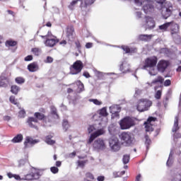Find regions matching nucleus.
I'll return each instance as SVG.
<instances>
[{"label": "nucleus", "instance_id": "f257e3e1", "mask_svg": "<svg viewBox=\"0 0 181 181\" xmlns=\"http://www.w3.org/2000/svg\"><path fill=\"white\" fill-rule=\"evenodd\" d=\"M120 139L124 146H132L135 144V137L129 132H122L120 134Z\"/></svg>", "mask_w": 181, "mask_h": 181}, {"label": "nucleus", "instance_id": "f03ea898", "mask_svg": "<svg viewBox=\"0 0 181 181\" xmlns=\"http://www.w3.org/2000/svg\"><path fill=\"white\" fill-rule=\"evenodd\" d=\"M158 10L161 11L163 18H164V19H168L169 16L172 15L173 6H172V3L167 1L165 3L164 6H162L161 9Z\"/></svg>", "mask_w": 181, "mask_h": 181}, {"label": "nucleus", "instance_id": "7ed1b4c3", "mask_svg": "<svg viewBox=\"0 0 181 181\" xmlns=\"http://www.w3.org/2000/svg\"><path fill=\"white\" fill-rule=\"evenodd\" d=\"M121 129H129L135 125V118L127 117L122 119L119 123Z\"/></svg>", "mask_w": 181, "mask_h": 181}, {"label": "nucleus", "instance_id": "20e7f679", "mask_svg": "<svg viewBox=\"0 0 181 181\" xmlns=\"http://www.w3.org/2000/svg\"><path fill=\"white\" fill-rule=\"evenodd\" d=\"M152 105V102L147 99H141L139 100L136 108L139 112H144V111H148V108Z\"/></svg>", "mask_w": 181, "mask_h": 181}, {"label": "nucleus", "instance_id": "39448f33", "mask_svg": "<svg viewBox=\"0 0 181 181\" xmlns=\"http://www.w3.org/2000/svg\"><path fill=\"white\" fill-rule=\"evenodd\" d=\"M153 4H155V2L151 0H146L142 5V10L144 12L147 14L152 13V12L155 11V6H153Z\"/></svg>", "mask_w": 181, "mask_h": 181}, {"label": "nucleus", "instance_id": "423d86ee", "mask_svg": "<svg viewBox=\"0 0 181 181\" xmlns=\"http://www.w3.org/2000/svg\"><path fill=\"white\" fill-rule=\"evenodd\" d=\"M83 62L80 60L76 61L74 63V64L71 66V74L76 75L78 74V73H81L83 70Z\"/></svg>", "mask_w": 181, "mask_h": 181}, {"label": "nucleus", "instance_id": "0eeeda50", "mask_svg": "<svg viewBox=\"0 0 181 181\" xmlns=\"http://www.w3.org/2000/svg\"><path fill=\"white\" fill-rule=\"evenodd\" d=\"M157 63H158V58L156 57H151L147 58L145 61V64L143 66V69L144 70H148V68L153 69V67L156 66Z\"/></svg>", "mask_w": 181, "mask_h": 181}, {"label": "nucleus", "instance_id": "6e6552de", "mask_svg": "<svg viewBox=\"0 0 181 181\" xmlns=\"http://www.w3.org/2000/svg\"><path fill=\"white\" fill-rule=\"evenodd\" d=\"M109 145L114 152H118L121 147L119 146V141L117 138L113 137L110 139Z\"/></svg>", "mask_w": 181, "mask_h": 181}, {"label": "nucleus", "instance_id": "1a4fd4ad", "mask_svg": "<svg viewBox=\"0 0 181 181\" xmlns=\"http://www.w3.org/2000/svg\"><path fill=\"white\" fill-rule=\"evenodd\" d=\"M169 64L170 63L168 61L163 59L159 61L157 64L158 71L160 73H165V71L168 69V67H169Z\"/></svg>", "mask_w": 181, "mask_h": 181}, {"label": "nucleus", "instance_id": "9d476101", "mask_svg": "<svg viewBox=\"0 0 181 181\" xmlns=\"http://www.w3.org/2000/svg\"><path fill=\"white\" fill-rule=\"evenodd\" d=\"M34 117L37 121H42L43 124H47V120L50 122V115L46 117L43 113L37 112L34 114Z\"/></svg>", "mask_w": 181, "mask_h": 181}, {"label": "nucleus", "instance_id": "9b49d317", "mask_svg": "<svg viewBox=\"0 0 181 181\" xmlns=\"http://www.w3.org/2000/svg\"><path fill=\"white\" fill-rule=\"evenodd\" d=\"M156 121V117H150L148 118L147 121L144 122L146 132H153V127H152V122H155Z\"/></svg>", "mask_w": 181, "mask_h": 181}, {"label": "nucleus", "instance_id": "f8f14e48", "mask_svg": "<svg viewBox=\"0 0 181 181\" xmlns=\"http://www.w3.org/2000/svg\"><path fill=\"white\" fill-rule=\"evenodd\" d=\"M40 177V173L37 171L35 173H30L27 174L22 178V180H37Z\"/></svg>", "mask_w": 181, "mask_h": 181}, {"label": "nucleus", "instance_id": "ddd939ff", "mask_svg": "<svg viewBox=\"0 0 181 181\" xmlns=\"http://www.w3.org/2000/svg\"><path fill=\"white\" fill-rule=\"evenodd\" d=\"M104 134H105V130H104L103 128L98 129L96 132L90 134L88 144H91L95 138L101 136V135H104Z\"/></svg>", "mask_w": 181, "mask_h": 181}, {"label": "nucleus", "instance_id": "4468645a", "mask_svg": "<svg viewBox=\"0 0 181 181\" xmlns=\"http://www.w3.org/2000/svg\"><path fill=\"white\" fill-rule=\"evenodd\" d=\"M66 37L69 42H73L74 40V27L73 25H69L66 30Z\"/></svg>", "mask_w": 181, "mask_h": 181}, {"label": "nucleus", "instance_id": "2eb2a0df", "mask_svg": "<svg viewBox=\"0 0 181 181\" xmlns=\"http://www.w3.org/2000/svg\"><path fill=\"white\" fill-rule=\"evenodd\" d=\"M93 148L96 151H103L105 148V144L102 139H96L93 143Z\"/></svg>", "mask_w": 181, "mask_h": 181}, {"label": "nucleus", "instance_id": "dca6fc26", "mask_svg": "<svg viewBox=\"0 0 181 181\" xmlns=\"http://www.w3.org/2000/svg\"><path fill=\"white\" fill-rule=\"evenodd\" d=\"M144 28L145 29H153L155 28V21H153V18L146 16V23L143 25Z\"/></svg>", "mask_w": 181, "mask_h": 181}, {"label": "nucleus", "instance_id": "f3484780", "mask_svg": "<svg viewBox=\"0 0 181 181\" xmlns=\"http://www.w3.org/2000/svg\"><path fill=\"white\" fill-rule=\"evenodd\" d=\"M99 119L104 121L105 124L107 122V117L108 116V112H107V107H103L98 112Z\"/></svg>", "mask_w": 181, "mask_h": 181}, {"label": "nucleus", "instance_id": "a211bd4d", "mask_svg": "<svg viewBox=\"0 0 181 181\" xmlns=\"http://www.w3.org/2000/svg\"><path fill=\"white\" fill-rule=\"evenodd\" d=\"M110 114H112V118H116V117H119V106L117 105L110 106Z\"/></svg>", "mask_w": 181, "mask_h": 181}, {"label": "nucleus", "instance_id": "6ab92c4d", "mask_svg": "<svg viewBox=\"0 0 181 181\" xmlns=\"http://www.w3.org/2000/svg\"><path fill=\"white\" fill-rule=\"evenodd\" d=\"M39 139H33L30 136H26L24 142V146L25 148H28V144H30V145H36V144H39Z\"/></svg>", "mask_w": 181, "mask_h": 181}, {"label": "nucleus", "instance_id": "aec40b11", "mask_svg": "<svg viewBox=\"0 0 181 181\" xmlns=\"http://www.w3.org/2000/svg\"><path fill=\"white\" fill-rule=\"evenodd\" d=\"M28 124L30 128H34V129H37V126H36V124L39 122L37 119L35 117H29L28 119Z\"/></svg>", "mask_w": 181, "mask_h": 181}, {"label": "nucleus", "instance_id": "412c9836", "mask_svg": "<svg viewBox=\"0 0 181 181\" xmlns=\"http://www.w3.org/2000/svg\"><path fill=\"white\" fill-rule=\"evenodd\" d=\"M56 43H59V40L52 38V39H47L45 44V46H47L48 47H53L56 45Z\"/></svg>", "mask_w": 181, "mask_h": 181}, {"label": "nucleus", "instance_id": "4be33fe9", "mask_svg": "<svg viewBox=\"0 0 181 181\" xmlns=\"http://www.w3.org/2000/svg\"><path fill=\"white\" fill-rule=\"evenodd\" d=\"M170 26L172 36L177 35V33H179V25L173 22H171Z\"/></svg>", "mask_w": 181, "mask_h": 181}, {"label": "nucleus", "instance_id": "5701e85b", "mask_svg": "<svg viewBox=\"0 0 181 181\" xmlns=\"http://www.w3.org/2000/svg\"><path fill=\"white\" fill-rule=\"evenodd\" d=\"M28 69L31 73H35V71L39 70V65H37V62H33L28 65Z\"/></svg>", "mask_w": 181, "mask_h": 181}, {"label": "nucleus", "instance_id": "b1692460", "mask_svg": "<svg viewBox=\"0 0 181 181\" xmlns=\"http://www.w3.org/2000/svg\"><path fill=\"white\" fill-rule=\"evenodd\" d=\"M120 71H122V73H128V71H129V64L127 62H122L120 65Z\"/></svg>", "mask_w": 181, "mask_h": 181}, {"label": "nucleus", "instance_id": "393cba45", "mask_svg": "<svg viewBox=\"0 0 181 181\" xmlns=\"http://www.w3.org/2000/svg\"><path fill=\"white\" fill-rule=\"evenodd\" d=\"M139 40L141 42H149L152 39V35H140L138 37Z\"/></svg>", "mask_w": 181, "mask_h": 181}, {"label": "nucleus", "instance_id": "a878e982", "mask_svg": "<svg viewBox=\"0 0 181 181\" xmlns=\"http://www.w3.org/2000/svg\"><path fill=\"white\" fill-rule=\"evenodd\" d=\"M156 8L157 9H162V6H165L166 4V0H154Z\"/></svg>", "mask_w": 181, "mask_h": 181}, {"label": "nucleus", "instance_id": "bb28decb", "mask_svg": "<svg viewBox=\"0 0 181 181\" xmlns=\"http://www.w3.org/2000/svg\"><path fill=\"white\" fill-rule=\"evenodd\" d=\"M164 80L165 79H163V77L159 76L157 77V78H155L154 80H153L151 83H147V84H148L150 86V87H152V84H156L158 83H160V84H163Z\"/></svg>", "mask_w": 181, "mask_h": 181}, {"label": "nucleus", "instance_id": "cd10ccee", "mask_svg": "<svg viewBox=\"0 0 181 181\" xmlns=\"http://www.w3.org/2000/svg\"><path fill=\"white\" fill-rule=\"evenodd\" d=\"M122 49L125 53H136V48H129V47L125 45H122Z\"/></svg>", "mask_w": 181, "mask_h": 181}, {"label": "nucleus", "instance_id": "c85d7f7f", "mask_svg": "<svg viewBox=\"0 0 181 181\" xmlns=\"http://www.w3.org/2000/svg\"><path fill=\"white\" fill-rule=\"evenodd\" d=\"M22 141H23V135L20 134H18L17 136H16L11 140V142H13V144H18L19 142H22Z\"/></svg>", "mask_w": 181, "mask_h": 181}, {"label": "nucleus", "instance_id": "c756f323", "mask_svg": "<svg viewBox=\"0 0 181 181\" xmlns=\"http://www.w3.org/2000/svg\"><path fill=\"white\" fill-rule=\"evenodd\" d=\"M179 129V116H175V121H174V125L173 127V132H176Z\"/></svg>", "mask_w": 181, "mask_h": 181}, {"label": "nucleus", "instance_id": "7c9ffc66", "mask_svg": "<svg viewBox=\"0 0 181 181\" xmlns=\"http://www.w3.org/2000/svg\"><path fill=\"white\" fill-rule=\"evenodd\" d=\"M170 25H172V22L165 23L161 25H159L160 30H162L163 32H166L168 30V28L170 27Z\"/></svg>", "mask_w": 181, "mask_h": 181}, {"label": "nucleus", "instance_id": "2f4dec72", "mask_svg": "<svg viewBox=\"0 0 181 181\" xmlns=\"http://www.w3.org/2000/svg\"><path fill=\"white\" fill-rule=\"evenodd\" d=\"M173 163V151L171 150L169 154V157L167 160L166 165L167 166H172Z\"/></svg>", "mask_w": 181, "mask_h": 181}, {"label": "nucleus", "instance_id": "473e14b6", "mask_svg": "<svg viewBox=\"0 0 181 181\" xmlns=\"http://www.w3.org/2000/svg\"><path fill=\"white\" fill-rule=\"evenodd\" d=\"M52 138H53L52 135H49L45 137V142L47 145H54V144H56V141L54 140H52Z\"/></svg>", "mask_w": 181, "mask_h": 181}, {"label": "nucleus", "instance_id": "72a5a7b5", "mask_svg": "<svg viewBox=\"0 0 181 181\" xmlns=\"http://www.w3.org/2000/svg\"><path fill=\"white\" fill-rule=\"evenodd\" d=\"M21 88L19 86L14 85L11 86V91L12 94H15V95H18V93H19Z\"/></svg>", "mask_w": 181, "mask_h": 181}, {"label": "nucleus", "instance_id": "f704fd0d", "mask_svg": "<svg viewBox=\"0 0 181 181\" xmlns=\"http://www.w3.org/2000/svg\"><path fill=\"white\" fill-rule=\"evenodd\" d=\"M145 145L146 147V151L148 152V151H149V145H151V144H152V141H151V139H149V136L146 135L145 136Z\"/></svg>", "mask_w": 181, "mask_h": 181}, {"label": "nucleus", "instance_id": "c9c22d12", "mask_svg": "<svg viewBox=\"0 0 181 181\" xmlns=\"http://www.w3.org/2000/svg\"><path fill=\"white\" fill-rule=\"evenodd\" d=\"M51 115H54V118H59V115L57 114V109L54 106L50 107Z\"/></svg>", "mask_w": 181, "mask_h": 181}, {"label": "nucleus", "instance_id": "e433bc0d", "mask_svg": "<svg viewBox=\"0 0 181 181\" xmlns=\"http://www.w3.org/2000/svg\"><path fill=\"white\" fill-rule=\"evenodd\" d=\"M7 176L8 177H9V179H12V177H14L16 180H22V178H21V176H19V175L12 174V173H8L7 174Z\"/></svg>", "mask_w": 181, "mask_h": 181}, {"label": "nucleus", "instance_id": "4c0bfd02", "mask_svg": "<svg viewBox=\"0 0 181 181\" xmlns=\"http://www.w3.org/2000/svg\"><path fill=\"white\" fill-rule=\"evenodd\" d=\"M174 41L177 45H180L181 43V37L180 35H179V33L175 34L174 35H172Z\"/></svg>", "mask_w": 181, "mask_h": 181}, {"label": "nucleus", "instance_id": "58836bf2", "mask_svg": "<svg viewBox=\"0 0 181 181\" xmlns=\"http://www.w3.org/2000/svg\"><path fill=\"white\" fill-rule=\"evenodd\" d=\"M108 131H109V134L110 135H115V125L114 124H110L108 127Z\"/></svg>", "mask_w": 181, "mask_h": 181}, {"label": "nucleus", "instance_id": "ea45409f", "mask_svg": "<svg viewBox=\"0 0 181 181\" xmlns=\"http://www.w3.org/2000/svg\"><path fill=\"white\" fill-rule=\"evenodd\" d=\"M96 76L98 77V78H103L104 77V76L105 75H110V74H114L113 73H110V74H105L99 71H97L95 72Z\"/></svg>", "mask_w": 181, "mask_h": 181}, {"label": "nucleus", "instance_id": "a19ab883", "mask_svg": "<svg viewBox=\"0 0 181 181\" xmlns=\"http://www.w3.org/2000/svg\"><path fill=\"white\" fill-rule=\"evenodd\" d=\"M16 45H17V42L16 41L8 40L6 42V47H13V46H16Z\"/></svg>", "mask_w": 181, "mask_h": 181}, {"label": "nucleus", "instance_id": "79ce46f5", "mask_svg": "<svg viewBox=\"0 0 181 181\" xmlns=\"http://www.w3.org/2000/svg\"><path fill=\"white\" fill-rule=\"evenodd\" d=\"M62 127L65 131H67V129L70 128V124H69V122L67 120H64Z\"/></svg>", "mask_w": 181, "mask_h": 181}, {"label": "nucleus", "instance_id": "37998d69", "mask_svg": "<svg viewBox=\"0 0 181 181\" xmlns=\"http://www.w3.org/2000/svg\"><path fill=\"white\" fill-rule=\"evenodd\" d=\"M90 103H93L95 105H101L103 104V102L97 100V99H89Z\"/></svg>", "mask_w": 181, "mask_h": 181}, {"label": "nucleus", "instance_id": "c03bdc74", "mask_svg": "<svg viewBox=\"0 0 181 181\" xmlns=\"http://www.w3.org/2000/svg\"><path fill=\"white\" fill-rule=\"evenodd\" d=\"M15 81L17 84H23V83H25V78L23 77H17Z\"/></svg>", "mask_w": 181, "mask_h": 181}, {"label": "nucleus", "instance_id": "a18cd8bd", "mask_svg": "<svg viewBox=\"0 0 181 181\" xmlns=\"http://www.w3.org/2000/svg\"><path fill=\"white\" fill-rule=\"evenodd\" d=\"M129 158H130L129 155H124V156H123L122 160H123V163H124V165H127V163H129Z\"/></svg>", "mask_w": 181, "mask_h": 181}, {"label": "nucleus", "instance_id": "49530a36", "mask_svg": "<svg viewBox=\"0 0 181 181\" xmlns=\"http://www.w3.org/2000/svg\"><path fill=\"white\" fill-rule=\"evenodd\" d=\"M78 88L79 89L80 93L84 91V84L81 83V81H78Z\"/></svg>", "mask_w": 181, "mask_h": 181}, {"label": "nucleus", "instance_id": "de8ad7c7", "mask_svg": "<svg viewBox=\"0 0 181 181\" xmlns=\"http://www.w3.org/2000/svg\"><path fill=\"white\" fill-rule=\"evenodd\" d=\"M32 53H33V54H35V56H39L40 53V49L39 48H33L31 49Z\"/></svg>", "mask_w": 181, "mask_h": 181}, {"label": "nucleus", "instance_id": "09e8293b", "mask_svg": "<svg viewBox=\"0 0 181 181\" xmlns=\"http://www.w3.org/2000/svg\"><path fill=\"white\" fill-rule=\"evenodd\" d=\"M87 162H88V160H78V166H79L80 168H84V166L86 165V163H87Z\"/></svg>", "mask_w": 181, "mask_h": 181}, {"label": "nucleus", "instance_id": "8fccbe9b", "mask_svg": "<svg viewBox=\"0 0 181 181\" xmlns=\"http://www.w3.org/2000/svg\"><path fill=\"white\" fill-rule=\"evenodd\" d=\"M161 97H162V90H157V92L155 94V98L156 100H160Z\"/></svg>", "mask_w": 181, "mask_h": 181}, {"label": "nucleus", "instance_id": "3c124183", "mask_svg": "<svg viewBox=\"0 0 181 181\" xmlns=\"http://www.w3.org/2000/svg\"><path fill=\"white\" fill-rule=\"evenodd\" d=\"M9 101L10 103H11V104H14V105H18V102H16V100H15V96L11 95L9 98Z\"/></svg>", "mask_w": 181, "mask_h": 181}, {"label": "nucleus", "instance_id": "603ef678", "mask_svg": "<svg viewBox=\"0 0 181 181\" xmlns=\"http://www.w3.org/2000/svg\"><path fill=\"white\" fill-rule=\"evenodd\" d=\"M141 93H142V90H140L138 88H135L134 97H138V95H141Z\"/></svg>", "mask_w": 181, "mask_h": 181}, {"label": "nucleus", "instance_id": "864d4df0", "mask_svg": "<svg viewBox=\"0 0 181 181\" xmlns=\"http://www.w3.org/2000/svg\"><path fill=\"white\" fill-rule=\"evenodd\" d=\"M78 0H74L70 5L69 6V9H71L72 11V9H74V5H76L77 4V1Z\"/></svg>", "mask_w": 181, "mask_h": 181}, {"label": "nucleus", "instance_id": "5fc2aeb1", "mask_svg": "<svg viewBox=\"0 0 181 181\" xmlns=\"http://www.w3.org/2000/svg\"><path fill=\"white\" fill-rule=\"evenodd\" d=\"M93 131H95V127H94V125H89V127H88V134H91V132H93Z\"/></svg>", "mask_w": 181, "mask_h": 181}, {"label": "nucleus", "instance_id": "6e6d98bb", "mask_svg": "<svg viewBox=\"0 0 181 181\" xmlns=\"http://www.w3.org/2000/svg\"><path fill=\"white\" fill-rule=\"evenodd\" d=\"M50 170L52 173H59V168L57 167H51Z\"/></svg>", "mask_w": 181, "mask_h": 181}, {"label": "nucleus", "instance_id": "4d7b16f0", "mask_svg": "<svg viewBox=\"0 0 181 181\" xmlns=\"http://www.w3.org/2000/svg\"><path fill=\"white\" fill-rule=\"evenodd\" d=\"M0 87H6V83H5V79L0 77Z\"/></svg>", "mask_w": 181, "mask_h": 181}, {"label": "nucleus", "instance_id": "13d9d810", "mask_svg": "<svg viewBox=\"0 0 181 181\" xmlns=\"http://www.w3.org/2000/svg\"><path fill=\"white\" fill-rule=\"evenodd\" d=\"M25 163H26V160L21 159L18 161V168H21V166H24Z\"/></svg>", "mask_w": 181, "mask_h": 181}, {"label": "nucleus", "instance_id": "bf43d9fd", "mask_svg": "<svg viewBox=\"0 0 181 181\" xmlns=\"http://www.w3.org/2000/svg\"><path fill=\"white\" fill-rule=\"evenodd\" d=\"M33 60V56L32 55H28L24 58L25 62H32Z\"/></svg>", "mask_w": 181, "mask_h": 181}, {"label": "nucleus", "instance_id": "052dcab7", "mask_svg": "<svg viewBox=\"0 0 181 181\" xmlns=\"http://www.w3.org/2000/svg\"><path fill=\"white\" fill-rule=\"evenodd\" d=\"M94 4V0H85L86 6H88V5H93Z\"/></svg>", "mask_w": 181, "mask_h": 181}, {"label": "nucleus", "instance_id": "680f3d73", "mask_svg": "<svg viewBox=\"0 0 181 181\" xmlns=\"http://www.w3.org/2000/svg\"><path fill=\"white\" fill-rule=\"evenodd\" d=\"M45 63H53V57H47L46 60L45 61Z\"/></svg>", "mask_w": 181, "mask_h": 181}, {"label": "nucleus", "instance_id": "e2e57ef3", "mask_svg": "<svg viewBox=\"0 0 181 181\" xmlns=\"http://www.w3.org/2000/svg\"><path fill=\"white\" fill-rule=\"evenodd\" d=\"M86 177H88V179H91L92 180H94V175H93L90 173H87L86 174Z\"/></svg>", "mask_w": 181, "mask_h": 181}, {"label": "nucleus", "instance_id": "0e129e2a", "mask_svg": "<svg viewBox=\"0 0 181 181\" xmlns=\"http://www.w3.org/2000/svg\"><path fill=\"white\" fill-rule=\"evenodd\" d=\"M25 114H26L25 110H21L18 113V116L20 117V118H23L25 117Z\"/></svg>", "mask_w": 181, "mask_h": 181}, {"label": "nucleus", "instance_id": "69168bd1", "mask_svg": "<svg viewBox=\"0 0 181 181\" xmlns=\"http://www.w3.org/2000/svg\"><path fill=\"white\" fill-rule=\"evenodd\" d=\"M150 69H151V71H148L149 75L150 76H156L157 73L155 71V69H153V68H150Z\"/></svg>", "mask_w": 181, "mask_h": 181}, {"label": "nucleus", "instance_id": "338daca9", "mask_svg": "<svg viewBox=\"0 0 181 181\" xmlns=\"http://www.w3.org/2000/svg\"><path fill=\"white\" fill-rule=\"evenodd\" d=\"M76 47H77L78 52H80V49H81V45L80 44V41H76L75 42Z\"/></svg>", "mask_w": 181, "mask_h": 181}, {"label": "nucleus", "instance_id": "774afa93", "mask_svg": "<svg viewBox=\"0 0 181 181\" xmlns=\"http://www.w3.org/2000/svg\"><path fill=\"white\" fill-rule=\"evenodd\" d=\"M170 84H171V82H170V80H169V79L165 80L164 82L165 87H168V86H170Z\"/></svg>", "mask_w": 181, "mask_h": 181}]
</instances>
